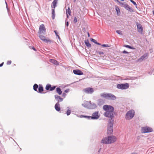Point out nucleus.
<instances>
[{
    "label": "nucleus",
    "instance_id": "obj_32",
    "mask_svg": "<svg viewBox=\"0 0 154 154\" xmlns=\"http://www.w3.org/2000/svg\"><path fill=\"white\" fill-rule=\"evenodd\" d=\"M130 1L136 6V8H137V4L133 0H130Z\"/></svg>",
    "mask_w": 154,
    "mask_h": 154
},
{
    "label": "nucleus",
    "instance_id": "obj_50",
    "mask_svg": "<svg viewBox=\"0 0 154 154\" xmlns=\"http://www.w3.org/2000/svg\"><path fill=\"white\" fill-rule=\"evenodd\" d=\"M101 148H100L99 149V150H98V153H100V151H101Z\"/></svg>",
    "mask_w": 154,
    "mask_h": 154
},
{
    "label": "nucleus",
    "instance_id": "obj_41",
    "mask_svg": "<svg viewBox=\"0 0 154 154\" xmlns=\"http://www.w3.org/2000/svg\"><path fill=\"white\" fill-rule=\"evenodd\" d=\"M11 63V60L8 61L7 63V65H10Z\"/></svg>",
    "mask_w": 154,
    "mask_h": 154
},
{
    "label": "nucleus",
    "instance_id": "obj_46",
    "mask_svg": "<svg viewBox=\"0 0 154 154\" xmlns=\"http://www.w3.org/2000/svg\"><path fill=\"white\" fill-rule=\"evenodd\" d=\"M114 1L116 2H118L119 3V4H120V3H122V2H120L119 0H114Z\"/></svg>",
    "mask_w": 154,
    "mask_h": 154
},
{
    "label": "nucleus",
    "instance_id": "obj_29",
    "mask_svg": "<svg viewBox=\"0 0 154 154\" xmlns=\"http://www.w3.org/2000/svg\"><path fill=\"white\" fill-rule=\"evenodd\" d=\"M127 5V4H125L124 3H120V5L121 7H123L125 8V6H126V5Z\"/></svg>",
    "mask_w": 154,
    "mask_h": 154
},
{
    "label": "nucleus",
    "instance_id": "obj_58",
    "mask_svg": "<svg viewBox=\"0 0 154 154\" xmlns=\"http://www.w3.org/2000/svg\"><path fill=\"white\" fill-rule=\"evenodd\" d=\"M67 17V18H69V15L68 14H66Z\"/></svg>",
    "mask_w": 154,
    "mask_h": 154
},
{
    "label": "nucleus",
    "instance_id": "obj_54",
    "mask_svg": "<svg viewBox=\"0 0 154 154\" xmlns=\"http://www.w3.org/2000/svg\"><path fill=\"white\" fill-rule=\"evenodd\" d=\"M131 154H137V153L136 152H133L131 153Z\"/></svg>",
    "mask_w": 154,
    "mask_h": 154
},
{
    "label": "nucleus",
    "instance_id": "obj_51",
    "mask_svg": "<svg viewBox=\"0 0 154 154\" xmlns=\"http://www.w3.org/2000/svg\"><path fill=\"white\" fill-rule=\"evenodd\" d=\"M4 64V62H2V63L0 64V67L3 66Z\"/></svg>",
    "mask_w": 154,
    "mask_h": 154
},
{
    "label": "nucleus",
    "instance_id": "obj_9",
    "mask_svg": "<svg viewBox=\"0 0 154 154\" xmlns=\"http://www.w3.org/2000/svg\"><path fill=\"white\" fill-rule=\"evenodd\" d=\"M46 29L43 24H41L40 26L39 30V34H41L42 33H43L45 34V33Z\"/></svg>",
    "mask_w": 154,
    "mask_h": 154
},
{
    "label": "nucleus",
    "instance_id": "obj_27",
    "mask_svg": "<svg viewBox=\"0 0 154 154\" xmlns=\"http://www.w3.org/2000/svg\"><path fill=\"white\" fill-rule=\"evenodd\" d=\"M38 88V86L37 84H35L33 85V89L36 91L38 92L37 89Z\"/></svg>",
    "mask_w": 154,
    "mask_h": 154
},
{
    "label": "nucleus",
    "instance_id": "obj_31",
    "mask_svg": "<svg viewBox=\"0 0 154 154\" xmlns=\"http://www.w3.org/2000/svg\"><path fill=\"white\" fill-rule=\"evenodd\" d=\"M51 85L50 84H48L46 85L45 87V89L47 90H48L50 89L51 88Z\"/></svg>",
    "mask_w": 154,
    "mask_h": 154
},
{
    "label": "nucleus",
    "instance_id": "obj_52",
    "mask_svg": "<svg viewBox=\"0 0 154 154\" xmlns=\"http://www.w3.org/2000/svg\"><path fill=\"white\" fill-rule=\"evenodd\" d=\"M96 44L97 45H101V44L97 42L96 43Z\"/></svg>",
    "mask_w": 154,
    "mask_h": 154
},
{
    "label": "nucleus",
    "instance_id": "obj_8",
    "mask_svg": "<svg viewBox=\"0 0 154 154\" xmlns=\"http://www.w3.org/2000/svg\"><path fill=\"white\" fill-rule=\"evenodd\" d=\"M100 116L98 111H96L93 113L92 116H91V119L93 120L97 119L100 117Z\"/></svg>",
    "mask_w": 154,
    "mask_h": 154
},
{
    "label": "nucleus",
    "instance_id": "obj_5",
    "mask_svg": "<svg viewBox=\"0 0 154 154\" xmlns=\"http://www.w3.org/2000/svg\"><path fill=\"white\" fill-rule=\"evenodd\" d=\"M135 112L134 110L131 109L128 111L125 115V119L127 120L132 119L134 115Z\"/></svg>",
    "mask_w": 154,
    "mask_h": 154
},
{
    "label": "nucleus",
    "instance_id": "obj_35",
    "mask_svg": "<svg viewBox=\"0 0 154 154\" xmlns=\"http://www.w3.org/2000/svg\"><path fill=\"white\" fill-rule=\"evenodd\" d=\"M82 117L87 118L88 119H91V118L89 117H91V116H82Z\"/></svg>",
    "mask_w": 154,
    "mask_h": 154
},
{
    "label": "nucleus",
    "instance_id": "obj_7",
    "mask_svg": "<svg viewBox=\"0 0 154 154\" xmlns=\"http://www.w3.org/2000/svg\"><path fill=\"white\" fill-rule=\"evenodd\" d=\"M153 130L151 128L146 126L141 128V131L142 133H146L152 132Z\"/></svg>",
    "mask_w": 154,
    "mask_h": 154
},
{
    "label": "nucleus",
    "instance_id": "obj_21",
    "mask_svg": "<svg viewBox=\"0 0 154 154\" xmlns=\"http://www.w3.org/2000/svg\"><path fill=\"white\" fill-rule=\"evenodd\" d=\"M38 91L37 92L40 93H42L43 91V88L41 85H39Z\"/></svg>",
    "mask_w": 154,
    "mask_h": 154
},
{
    "label": "nucleus",
    "instance_id": "obj_37",
    "mask_svg": "<svg viewBox=\"0 0 154 154\" xmlns=\"http://www.w3.org/2000/svg\"><path fill=\"white\" fill-rule=\"evenodd\" d=\"M90 40H91V41L93 42L95 44H96V43L97 42L93 38H91Z\"/></svg>",
    "mask_w": 154,
    "mask_h": 154
},
{
    "label": "nucleus",
    "instance_id": "obj_24",
    "mask_svg": "<svg viewBox=\"0 0 154 154\" xmlns=\"http://www.w3.org/2000/svg\"><path fill=\"white\" fill-rule=\"evenodd\" d=\"M56 92L59 95H61L62 93L61 89L59 87L56 88Z\"/></svg>",
    "mask_w": 154,
    "mask_h": 154
},
{
    "label": "nucleus",
    "instance_id": "obj_42",
    "mask_svg": "<svg viewBox=\"0 0 154 154\" xmlns=\"http://www.w3.org/2000/svg\"><path fill=\"white\" fill-rule=\"evenodd\" d=\"M69 91V89H67L65 90L64 92L65 93H68Z\"/></svg>",
    "mask_w": 154,
    "mask_h": 154
},
{
    "label": "nucleus",
    "instance_id": "obj_13",
    "mask_svg": "<svg viewBox=\"0 0 154 154\" xmlns=\"http://www.w3.org/2000/svg\"><path fill=\"white\" fill-rule=\"evenodd\" d=\"M55 99L57 102V103H59V102L62 101L63 100V98L61 97L60 96L55 95H54Z\"/></svg>",
    "mask_w": 154,
    "mask_h": 154
},
{
    "label": "nucleus",
    "instance_id": "obj_12",
    "mask_svg": "<svg viewBox=\"0 0 154 154\" xmlns=\"http://www.w3.org/2000/svg\"><path fill=\"white\" fill-rule=\"evenodd\" d=\"M136 24L137 26L138 31L139 32L142 33L143 32V29L142 25L137 22L136 23Z\"/></svg>",
    "mask_w": 154,
    "mask_h": 154
},
{
    "label": "nucleus",
    "instance_id": "obj_19",
    "mask_svg": "<svg viewBox=\"0 0 154 154\" xmlns=\"http://www.w3.org/2000/svg\"><path fill=\"white\" fill-rule=\"evenodd\" d=\"M54 107L56 110L58 112L60 110V104L58 103H56Z\"/></svg>",
    "mask_w": 154,
    "mask_h": 154
},
{
    "label": "nucleus",
    "instance_id": "obj_34",
    "mask_svg": "<svg viewBox=\"0 0 154 154\" xmlns=\"http://www.w3.org/2000/svg\"><path fill=\"white\" fill-rule=\"evenodd\" d=\"M56 88V86H53V87L51 86V88L50 89V91H52L54 90Z\"/></svg>",
    "mask_w": 154,
    "mask_h": 154
},
{
    "label": "nucleus",
    "instance_id": "obj_40",
    "mask_svg": "<svg viewBox=\"0 0 154 154\" xmlns=\"http://www.w3.org/2000/svg\"><path fill=\"white\" fill-rule=\"evenodd\" d=\"M77 18H76V17H75L74 18V23H77Z\"/></svg>",
    "mask_w": 154,
    "mask_h": 154
},
{
    "label": "nucleus",
    "instance_id": "obj_47",
    "mask_svg": "<svg viewBox=\"0 0 154 154\" xmlns=\"http://www.w3.org/2000/svg\"><path fill=\"white\" fill-rule=\"evenodd\" d=\"M66 96V94L65 93H63L62 94V96L64 97H65Z\"/></svg>",
    "mask_w": 154,
    "mask_h": 154
},
{
    "label": "nucleus",
    "instance_id": "obj_22",
    "mask_svg": "<svg viewBox=\"0 0 154 154\" xmlns=\"http://www.w3.org/2000/svg\"><path fill=\"white\" fill-rule=\"evenodd\" d=\"M115 9L117 12V15H119L120 14V11L119 7L118 6H116L115 7Z\"/></svg>",
    "mask_w": 154,
    "mask_h": 154
},
{
    "label": "nucleus",
    "instance_id": "obj_60",
    "mask_svg": "<svg viewBox=\"0 0 154 154\" xmlns=\"http://www.w3.org/2000/svg\"><path fill=\"white\" fill-rule=\"evenodd\" d=\"M89 104H91V103H91V101H90L89 102Z\"/></svg>",
    "mask_w": 154,
    "mask_h": 154
},
{
    "label": "nucleus",
    "instance_id": "obj_44",
    "mask_svg": "<svg viewBox=\"0 0 154 154\" xmlns=\"http://www.w3.org/2000/svg\"><path fill=\"white\" fill-rule=\"evenodd\" d=\"M122 53L124 54H128L129 52L126 51H123Z\"/></svg>",
    "mask_w": 154,
    "mask_h": 154
},
{
    "label": "nucleus",
    "instance_id": "obj_36",
    "mask_svg": "<svg viewBox=\"0 0 154 154\" xmlns=\"http://www.w3.org/2000/svg\"><path fill=\"white\" fill-rule=\"evenodd\" d=\"M66 113L67 116H69L71 113V111L69 109H68L67 110Z\"/></svg>",
    "mask_w": 154,
    "mask_h": 154
},
{
    "label": "nucleus",
    "instance_id": "obj_28",
    "mask_svg": "<svg viewBox=\"0 0 154 154\" xmlns=\"http://www.w3.org/2000/svg\"><path fill=\"white\" fill-rule=\"evenodd\" d=\"M124 47H126V48H128L129 49H135L134 48L132 47L131 46H130L129 45H124Z\"/></svg>",
    "mask_w": 154,
    "mask_h": 154
},
{
    "label": "nucleus",
    "instance_id": "obj_49",
    "mask_svg": "<svg viewBox=\"0 0 154 154\" xmlns=\"http://www.w3.org/2000/svg\"><path fill=\"white\" fill-rule=\"evenodd\" d=\"M69 22L68 21L66 23V25L67 26H69Z\"/></svg>",
    "mask_w": 154,
    "mask_h": 154
},
{
    "label": "nucleus",
    "instance_id": "obj_26",
    "mask_svg": "<svg viewBox=\"0 0 154 154\" xmlns=\"http://www.w3.org/2000/svg\"><path fill=\"white\" fill-rule=\"evenodd\" d=\"M125 8L126 10H128L130 12H132V10L131 8L128 4L126 5V6H125Z\"/></svg>",
    "mask_w": 154,
    "mask_h": 154
},
{
    "label": "nucleus",
    "instance_id": "obj_39",
    "mask_svg": "<svg viewBox=\"0 0 154 154\" xmlns=\"http://www.w3.org/2000/svg\"><path fill=\"white\" fill-rule=\"evenodd\" d=\"M97 53H98L100 55H103L104 54L103 52L102 51H98Z\"/></svg>",
    "mask_w": 154,
    "mask_h": 154
},
{
    "label": "nucleus",
    "instance_id": "obj_20",
    "mask_svg": "<svg viewBox=\"0 0 154 154\" xmlns=\"http://www.w3.org/2000/svg\"><path fill=\"white\" fill-rule=\"evenodd\" d=\"M49 61L50 62L53 63L54 64L57 65H59V63L58 61L55 60L53 59H50Z\"/></svg>",
    "mask_w": 154,
    "mask_h": 154
},
{
    "label": "nucleus",
    "instance_id": "obj_55",
    "mask_svg": "<svg viewBox=\"0 0 154 154\" xmlns=\"http://www.w3.org/2000/svg\"><path fill=\"white\" fill-rule=\"evenodd\" d=\"M57 37L59 39H60V38L59 37V35H58V36H57Z\"/></svg>",
    "mask_w": 154,
    "mask_h": 154
},
{
    "label": "nucleus",
    "instance_id": "obj_14",
    "mask_svg": "<svg viewBox=\"0 0 154 154\" xmlns=\"http://www.w3.org/2000/svg\"><path fill=\"white\" fill-rule=\"evenodd\" d=\"M73 72L75 74L80 75L83 74V72L79 69L74 70H73Z\"/></svg>",
    "mask_w": 154,
    "mask_h": 154
},
{
    "label": "nucleus",
    "instance_id": "obj_10",
    "mask_svg": "<svg viewBox=\"0 0 154 154\" xmlns=\"http://www.w3.org/2000/svg\"><path fill=\"white\" fill-rule=\"evenodd\" d=\"M84 92L88 94H92L94 91V89L91 88H87L83 90Z\"/></svg>",
    "mask_w": 154,
    "mask_h": 154
},
{
    "label": "nucleus",
    "instance_id": "obj_57",
    "mask_svg": "<svg viewBox=\"0 0 154 154\" xmlns=\"http://www.w3.org/2000/svg\"><path fill=\"white\" fill-rule=\"evenodd\" d=\"M5 2L6 4V6L7 7V6H8L7 4V2H6V1H5Z\"/></svg>",
    "mask_w": 154,
    "mask_h": 154
},
{
    "label": "nucleus",
    "instance_id": "obj_30",
    "mask_svg": "<svg viewBox=\"0 0 154 154\" xmlns=\"http://www.w3.org/2000/svg\"><path fill=\"white\" fill-rule=\"evenodd\" d=\"M71 14V11L70 8L69 7L68 9L66 10V14H69L70 15Z\"/></svg>",
    "mask_w": 154,
    "mask_h": 154
},
{
    "label": "nucleus",
    "instance_id": "obj_6",
    "mask_svg": "<svg viewBox=\"0 0 154 154\" xmlns=\"http://www.w3.org/2000/svg\"><path fill=\"white\" fill-rule=\"evenodd\" d=\"M129 87V84L128 83L125 84H119L117 85L116 87L118 89L125 90L128 88Z\"/></svg>",
    "mask_w": 154,
    "mask_h": 154
},
{
    "label": "nucleus",
    "instance_id": "obj_3",
    "mask_svg": "<svg viewBox=\"0 0 154 154\" xmlns=\"http://www.w3.org/2000/svg\"><path fill=\"white\" fill-rule=\"evenodd\" d=\"M114 124V119H109L107 125V133L108 135L112 134L113 132V127Z\"/></svg>",
    "mask_w": 154,
    "mask_h": 154
},
{
    "label": "nucleus",
    "instance_id": "obj_16",
    "mask_svg": "<svg viewBox=\"0 0 154 154\" xmlns=\"http://www.w3.org/2000/svg\"><path fill=\"white\" fill-rule=\"evenodd\" d=\"M147 57V54H144L143 56H142L140 58H139L138 60V62H141L145 59H146V57Z\"/></svg>",
    "mask_w": 154,
    "mask_h": 154
},
{
    "label": "nucleus",
    "instance_id": "obj_56",
    "mask_svg": "<svg viewBox=\"0 0 154 154\" xmlns=\"http://www.w3.org/2000/svg\"><path fill=\"white\" fill-rule=\"evenodd\" d=\"M88 37H89L90 36V35H89V32H88Z\"/></svg>",
    "mask_w": 154,
    "mask_h": 154
},
{
    "label": "nucleus",
    "instance_id": "obj_53",
    "mask_svg": "<svg viewBox=\"0 0 154 154\" xmlns=\"http://www.w3.org/2000/svg\"><path fill=\"white\" fill-rule=\"evenodd\" d=\"M32 49L34 50L35 51H36V49H35V48L34 47H33L32 48Z\"/></svg>",
    "mask_w": 154,
    "mask_h": 154
},
{
    "label": "nucleus",
    "instance_id": "obj_2",
    "mask_svg": "<svg viewBox=\"0 0 154 154\" xmlns=\"http://www.w3.org/2000/svg\"><path fill=\"white\" fill-rule=\"evenodd\" d=\"M116 140V138L115 136H108L103 139L101 141V143L104 144H109L114 142Z\"/></svg>",
    "mask_w": 154,
    "mask_h": 154
},
{
    "label": "nucleus",
    "instance_id": "obj_17",
    "mask_svg": "<svg viewBox=\"0 0 154 154\" xmlns=\"http://www.w3.org/2000/svg\"><path fill=\"white\" fill-rule=\"evenodd\" d=\"M97 107V106L96 104L92 103L91 104H90L89 106V109H93L96 108Z\"/></svg>",
    "mask_w": 154,
    "mask_h": 154
},
{
    "label": "nucleus",
    "instance_id": "obj_15",
    "mask_svg": "<svg viewBox=\"0 0 154 154\" xmlns=\"http://www.w3.org/2000/svg\"><path fill=\"white\" fill-rule=\"evenodd\" d=\"M82 105L84 107L89 109L90 104L88 101H85L82 104Z\"/></svg>",
    "mask_w": 154,
    "mask_h": 154
},
{
    "label": "nucleus",
    "instance_id": "obj_4",
    "mask_svg": "<svg viewBox=\"0 0 154 154\" xmlns=\"http://www.w3.org/2000/svg\"><path fill=\"white\" fill-rule=\"evenodd\" d=\"M100 95L101 97L109 100H114L116 99V97L111 93H101Z\"/></svg>",
    "mask_w": 154,
    "mask_h": 154
},
{
    "label": "nucleus",
    "instance_id": "obj_61",
    "mask_svg": "<svg viewBox=\"0 0 154 154\" xmlns=\"http://www.w3.org/2000/svg\"><path fill=\"white\" fill-rule=\"evenodd\" d=\"M76 1V0H74V1L75 2V1Z\"/></svg>",
    "mask_w": 154,
    "mask_h": 154
},
{
    "label": "nucleus",
    "instance_id": "obj_43",
    "mask_svg": "<svg viewBox=\"0 0 154 154\" xmlns=\"http://www.w3.org/2000/svg\"><path fill=\"white\" fill-rule=\"evenodd\" d=\"M52 14H55V10L54 9H52Z\"/></svg>",
    "mask_w": 154,
    "mask_h": 154
},
{
    "label": "nucleus",
    "instance_id": "obj_23",
    "mask_svg": "<svg viewBox=\"0 0 154 154\" xmlns=\"http://www.w3.org/2000/svg\"><path fill=\"white\" fill-rule=\"evenodd\" d=\"M85 43L86 46L88 47H91V45L89 43V41L88 40H85Z\"/></svg>",
    "mask_w": 154,
    "mask_h": 154
},
{
    "label": "nucleus",
    "instance_id": "obj_45",
    "mask_svg": "<svg viewBox=\"0 0 154 154\" xmlns=\"http://www.w3.org/2000/svg\"><path fill=\"white\" fill-rule=\"evenodd\" d=\"M54 32L55 33V34L56 36H58V35L57 34V31L56 30H54Z\"/></svg>",
    "mask_w": 154,
    "mask_h": 154
},
{
    "label": "nucleus",
    "instance_id": "obj_11",
    "mask_svg": "<svg viewBox=\"0 0 154 154\" xmlns=\"http://www.w3.org/2000/svg\"><path fill=\"white\" fill-rule=\"evenodd\" d=\"M39 37L42 40L45 42L48 43V42H51V41L50 40L46 39L44 36L42 35L41 34H39Z\"/></svg>",
    "mask_w": 154,
    "mask_h": 154
},
{
    "label": "nucleus",
    "instance_id": "obj_48",
    "mask_svg": "<svg viewBox=\"0 0 154 154\" xmlns=\"http://www.w3.org/2000/svg\"><path fill=\"white\" fill-rule=\"evenodd\" d=\"M55 17V14H52V18L53 19H54Z\"/></svg>",
    "mask_w": 154,
    "mask_h": 154
},
{
    "label": "nucleus",
    "instance_id": "obj_38",
    "mask_svg": "<svg viewBox=\"0 0 154 154\" xmlns=\"http://www.w3.org/2000/svg\"><path fill=\"white\" fill-rule=\"evenodd\" d=\"M101 46L103 47H109L110 46L108 44H103L101 45Z\"/></svg>",
    "mask_w": 154,
    "mask_h": 154
},
{
    "label": "nucleus",
    "instance_id": "obj_33",
    "mask_svg": "<svg viewBox=\"0 0 154 154\" xmlns=\"http://www.w3.org/2000/svg\"><path fill=\"white\" fill-rule=\"evenodd\" d=\"M116 32L119 35H122V32L120 30H117L116 31Z\"/></svg>",
    "mask_w": 154,
    "mask_h": 154
},
{
    "label": "nucleus",
    "instance_id": "obj_18",
    "mask_svg": "<svg viewBox=\"0 0 154 154\" xmlns=\"http://www.w3.org/2000/svg\"><path fill=\"white\" fill-rule=\"evenodd\" d=\"M104 103V100L102 99H99L97 100V104L100 106L103 104Z\"/></svg>",
    "mask_w": 154,
    "mask_h": 154
},
{
    "label": "nucleus",
    "instance_id": "obj_59",
    "mask_svg": "<svg viewBox=\"0 0 154 154\" xmlns=\"http://www.w3.org/2000/svg\"><path fill=\"white\" fill-rule=\"evenodd\" d=\"M6 8H7V10H8V6H7V7H6Z\"/></svg>",
    "mask_w": 154,
    "mask_h": 154
},
{
    "label": "nucleus",
    "instance_id": "obj_25",
    "mask_svg": "<svg viewBox=\"0 0 154 154\" xmlns=\"http://www.w3.org/2000/svg\"><path fill=\"white\" fill-rule=\"evenodd\" d=\"M57 0H54L52 3V4L53 5V8L54 9L57 6Z\"/></svg>",
    "mask_w": 154,
    "mask_h": 154
},
{
    "label": "nucleus",
    "instance_id": "obj_1",
    "mask_svg": "<svg viewBox=\"0 0 154 154\" xmlns=\"http://www.w3.org/2000/svg\"><path fill=\"white\" fill-rule=\"evenodd\" d=\"M103 109L106 111L104 113V115L110 119H113V111H114V107L111 106L106 105L103 106Z\"/></svg>",
    "mask_w": 154,
    "mask_h": 154
}]
</instances>
